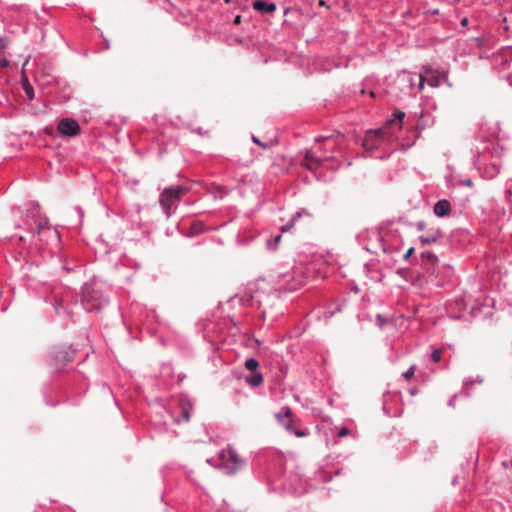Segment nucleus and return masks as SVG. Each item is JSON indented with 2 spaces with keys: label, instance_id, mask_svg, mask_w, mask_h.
Instances as JSON below:
<instances>
[{
  "label": "nucleus",
  "instance_id": "obj_1",
  "mask_svg": "<svg viewBox=\"0 0 512 512\" xmlns=\"http://www.w3.org/2000/svg\"><path fill=\"white\" fill-rule=\"evenodd\" d=\"M108 303V298L96 283H86L82 287L81 304L87 312L102 309Z\"/></svg>",
  "mask_w": 512,
  "mask_h": 512
},
{
  "label": "nucleus",
  "instance_id": "obj_2",
  "mask_svg": "<svg viewBox=\"0 0 512 512\" xmlns=\"http://www.w3.org/2000/svg\"><path fill=\"white\" fill-rule=\"evenodd\" d=\"M184 188L180 185L165 188L160 194L159 202L167 218L171 217L178 206Z\"/></svg>",
  "mask_w": 512,
  "mask_h": 512
},
{
  "label": "nucleus",
  "instance_id": "obj_3",
  "mask_svg": "<svg viewBox=\"0 0 512 512\" xmlns=\"http://www.w3.org/2000/svg\"><path fill=\"white\" fill-rule=\"evenodd\" d=\"M277 422L290 434L297 437H305L309 435V430L297 429L296 421L292 417V411L289 407H283L279 412L275 414Z\"/></svg>",
  "mask_w": 512,
  "mask_h": 512
},
{
  "label": "nucleus",
  "instance_id": "obj_4",
  "mask_svg": "<svg viewBox=\"0 0 512 512\" xmlns=\"http://www.w3.org/2000/svg\"><path fill=\"white\" fill-rule=\"evenodd\" d=\"M308 276H306L301 270H293L279 276V286L288 292L298 290L307 282Z\"/></svg>",
  "mask_w": 512,
  "mask_h": 512
},
{
  "label": "nucleus",
  "instance_id": "obj_5",
  "mask_svg": "<svg viewBox=\"0 0 512 512\" xmlns=\"http://www.w3.org/2000/svg\"><path fill=\"white\" fill-rule=\"evenodd\" d=\"M220 458L224 463L223 469L227 475L235 474L243 464V460L231 446L221 451Z\"/></svg>",
  "mask_w": 512,
  "mask_h": 512
},
{
  "label": "nucleus",
  "instance_id": "obj_6",
  "mask_svg": "<svg viewBox=\"0 0 512 512\" xmlns=\"http://www.w3.org/2000/svg\"><path fill=\"white\" fill-rule=\"evenodd\" d=\"M75 351L70 346L56 347L51 352L52 365L57 369L65 366L74 358Z\"/></svg>",
  "mask_w": 512,
  "mask_h": 512
},
{
  "label": "nucleus",
  "instance_id": "obj_7",
  "mask_svg": "<svg viewBox=\"0 0 512 512\" xmlns=\"http://www.w3.org/2000/svg\"><path fill=\"white\" fill-rule=\"evenodd\" d=\"M330 160H334V158L317 156L311 150H305L303 152L302 165L309 170L316 171L319 167H327V163Z\"/></svg>",
  "mask_w": 512,
  "mask_h": 512
},
{
  "label": "nucleus",
  "instance_id": "obj_8",
  "mask_svg": "<svg viewBox=\"0 0 512 512\" xmlns=\"http://www.w3.org/2000/svg\"><path fill=\"white\" fill-rule=\"evenodd\" d=\"M433 124V119L429 113H425L424 111H421L420 117L417 120L415 126L413 127L411 134H412V141L410 143H403L402 145L406 148H410L413 146L416 142V140L419 138L421 131H423L426 127Z\"/></svg>",
  "mask_w": 512,
  "mask_h": 512
},
{
  "label": "nucleus",
  "instance_id": "obj_9",
  "mask_svg": "<svg viewBox=\"0 0 512 512\" xmlns=\"http://www.w3.org/2000/svg\"><path fill=\"white\" fill-rule=\"evenodd\" d=\"M57 131L61 136L74 137L80 133V126L73 118H62L58 121Z\"/></svg>",
  "mask_w": 512,
  "mask_h": 512
},
{
  "label": "nucleus",
  "instance_id": "obj_10",
  "mask_svg": "<svg viewBox=\"0 0 512 512\" xmlns=\"http://www.w3.org/2000/svg\"><path fill=\"white\" fill-rule=\"evenodd\" d=\"M384 136H385V130L383 128H380V129H377L374 131H370L369 133H367V135L364 139V142H363L364 148L367 150L376 149L379 145V139L384 138Z\"/></svg>",
  "mask_w": 512,
  "mask_h": 512
},
{
  "label": "nucleus",
  "instance_id": "obj_11",
  "mask_svg": "<svg viewBox=\"0 0 512 512\" xmlns=\"http://www.w3.org/2000/svg\"><path fill=\"white\" fill-rule=\"evenodd\" d=\"M438 263L436 254L430 251H423L420 254V264L428 271L433 272L434 266Z\"/></svg>",
  "mask_w": 512,
  "mask_h": 512
},
{
  "label": "nucleus",
  "instance_id": "obj_12",
  "mask_svg": "<svg viewBox=\"0 0 512 512\" xmlns=\"http://www.w3.org/2000/svg\"><path fill=\"white\" fill-rule=\"evenodd\" d=\"M433 211L438 217H446L451 213V204L447 199H441L435 203Z\"/></svg>",
  "mask_w": 512,
  "mask_h": 512
},
{
  "label": "nucleus",
  "instance_id": "obj_13",
  "mask_svg": "<svg viewBox=\"0 0 512 512\" xmlns=\"http://www.w3.org/2000/svg\"><path fill=\"white\" fill-rule=\"evenodd\" d=\"M252 7L254 10L260 12L261 14L273 13L276 11L275 3L266 2L264 0H255L252 3Z\"/></svg>",
  "mask_w": 512,
  "mask_h": 512
},
{
  "label": "nucleus",
  "instance_id": "obj_14",
  "mask_svg": "<svg viewBox=\"0 0 512 512\" xmlns=\"http://www.w3.org/2000/svg\"><path fill=\"white\" fill-rule=\"evenodd\" d=\"M441 237H442V233L440 231H435L428 235L420 236L419 241L421 242V244L423 246H425V245H430V244L436 243L438 241V239Z\"/></svg>",
  "mask_w": 512,
  "mask_h": 512
},
{
  "label": "nucleus",
  "instance_id": "obj_15",
  "mask_svg": "<svg viewBox=\"0 0 512 512\" xmlns=\"http://www.w3.org/2000/svg\"><path fill=\"white\" fill-rule=\"evenodd\" d=\"M209 193L214 199H223L228 194V190L223 186L212 184Z\"/></svg>",
  "mask_w": 512,
  "mask_h": 512
},
{
  "label": "nucleus",
  "instance_id": "obj_16",
  "mask_svg": "<svg viewBox=\"0 0 512 512\" xmlns=\"http://www.w3.org/2000/svg\"><path fill=\"white\" fill-rule=\"evenodd\" d=\"M245 381L252 387H257L263 382V375L259 371L251 372L250 375L245 377Z\"/></svg>",
  "mask_w": 512,
  "mask_h": 512
},
{
  "label": "nucleus",
  "instance_id": "obj_17",
  "mask_svg": "<svg viewBox=\"0 0 512 512\" xmlns=\"http://www.w3.org/2000/svg\"><path fill=\"white\" fill-rule=\"evenodd\" d=\"M180 406H181V410H182V418L185 420V421H189L190 420V409H191V404L189 402V399L187 397H182L180 399Z\"/></svg>",
  "mask_w": 512,
  "mask_h": 512
},
{
  "label": "nucleus",
  "instance_id": "obj_18",
  "mask_svg": "<svg viewBox=\"0 0 512 512\" xmlns=\"http://www.w3.org/2000/svg\"><path fill=\"white\" fill-rule=\"evenodd\" d=\"M405 117V113L401 110H395L392 114V118L387 121L388 124H395L398 129L402 127V123Z\"/></svg>",
  "mask_w": 512,
  "mask_h": 512
},
{
  "label": "nucleus",
  "instance_id": "obj_19",
  "mask_svg": "<svg viewBox=\"0 0 512 512\" xmlns=\"http://www.w3.org/2000/svg\"><path fill=\"white\" fill-rule=\"evenodd\" d=\"M206 230V225L201 221H194L190 226V235L196 236L199 235Z\"/></svg>",
  "mask_w": 512,
  "mask_h": 512
},
{
  "label": "nucleus",
  "instance_id": "obj_20",
  "mask_svg": "<svg viewBox=\"0 0 512 512\" xmlns=\"http://www.w3.org/2000/svg\"><path fill=\"white\" fill-rule=\"evenodd\" d=\"M44 230H50L49 220L46 217L37 222L36 230L32 233V237L36 234L40 235Z\"/></svg>",
  "mask_w": 512,
  "mask_h": 512
},
{
  "label": "nucleus",
  "instance_id": "obj_21",
  "mask_svg": "<svg viewBox=\"0 0 512 512\" xmlns=\"http://www.w3.org/2000/svg\"><path fill=\"white\" fill-rule=\"evenodd\" d=\"M441 80H444L445 82H447L448 78L445 74H443L441 76L432 75V76L428 77L427 83L432 87H438L441 84Z\"/></svg>",
  "mask_w": 512,
  "mask_h": 512
},
{
  "label": "nucleus",
  "instance_id": "obj_22",
  "mask_svg": "<svg viewBox=\"0 0 512 512\" xmlns=\"http://www.w3.org/2000/svg\"><path fill=\"white\" fill-rule=\"evenodd\" d=\"M281 241V235H276L267 240L266 246L268 250L275 251Z\"/></svg>",
  "mask_w": 512,
  "mask_h": 512
},
{
  "label": "nucleus",
  "instance_id": "obj_23",
  "mask_svg": "<svg viewBox=\"0 0 512 512\" xmlns=\"http://www.w3.org/2000/svg\"><path fill=\"white\" fill-rule=\"evenodd\" d=\"M259 366V363L256 359L254 358H248L246 361H245V368L251 372H256L258 371L257 368Z\"/></svg>",
  "mask_w": 512,
  "mask_h": 512
},
{
  "label": "nucleus",
  "instance_id": "obj_24",
  "mask_svg": "<svg viewBox=\"0 0 512 512\" xmlns=\"http://www.w3.org/2000/svg\"><path fill=\"white\" fill-rule=\"evenodd\" d=\"M22 82H23V88H24V90H25V93H26V95H27V98H28L29 100H33V99H34V92H33V88H32V86L29 84V82H28L27 78H24V79L22 80Z\"/></svg>",
  "mask_w": 512,
  "mask_h": 512
},
{
  "label": "nucleus",
  "instance_id": "obj_25",
  "mask_svg": "<svg viewBox=\"0 0 512 512\" xmlns=\"http://www.w3.org/2000/svg\"><path fill=\"white\" fill-rule=\"evenodd\" d=\"M483 382V378L480 376H477L476 378L467 377L463 380V386L468 387L472 384H481Z\"/></svg>",
  "mask_w": 512,
  "mask_h": 512
},
{
  "label": "nucleus",
  "instance_id": "obj_26",
  "mask_svg": "<svg viewBox=\"0 0 512 512\" xmlns=\"http://www.w3.org/2000/svg\"><path fill=\"white\" fill-rule=\"evenodd\" d=\"M442 351L439 349H434L431 353V359L433 362L438 363L441 361Z\"/></svg>",
  "mask_w": 512,
  "mask_h": 512
},
{
  "label": "nucleus",
  "instance_id": "obj_27",
  "mask_svg": "<svg viewBox=\"0 0 512 512\" xmlns=\"http://www.w3.org/2000/svg\"><path fill=\"white\" fill-rule=\"evenodd\" d=\"M415 373V365H412L407 371H405L402 376L405 380L409 381Z\"/></svg>",
  "mask_w": 512,
  "mask_h": 512
},
{
  "label": "nucleus",
  "instance_id": "obj_28",
  "mask_svg": "<svg viewBox=\"0 0 512 512\" xmlns=\"http://www.w3.org/2000/svg\"><path fill=\"white\" fill-rule=\"evenodd\" d=\"M491 172H488V177L493 178L500 172V166L497 163H493Z\"/></svg>",
  "mask_w": 512,
  "mask_h": 512
},
{
  "label": "nucleus",
  "instance_id": "obj_29",
  "mask_svg": "<svg viewBox=\"0 0 512 512\" xmlns=\"http://www.w3.org/2000/svg\"><path fill=\"white\" fill-rule=\"evenodd\" d=\"M301 216V214L298 212L296 213L295 216H293V218L291 219V224L290 225H285V226H282L281 227V231L282 232H285V231H288L290 226L294 224V222Z\"/></svg>",
  "mask_w": 512,
  "mask_h": 512
},
{
  "label": "nucleus",
  "instance_id": "obj_30",
  "mask_svg": "<svg viewBox=\"0 0 512 512\" xmlns=\"http://www.w3.org/2000/svg\"><path fill=\"white\" fill-rule=\"evenodd\" d=\"M348 434H349V429L347 427H341L337 432L338 437H344Z\"/></svg>",
  "mask_w": 512,
  "mask_h": 512
},
{
  "label": "nucleus",
  "instance_id": "obj_31",
  "mask_svg": "<svg viewBox=\"0 0 512 512\" xmlns=\"http://www.w3.org/2000/svg\"><path fill=\"white\" fill-rule=\"evenodd\" d=\"M413 252H414V247H410V248L406 251V253L403 255L404 260H406V261H407V260H409V258H410V257H411V255L413 254Z\"/></svg>",
  "mask_w": 512,
  "mask_h": 512
},
{
  "label": "nucleus",
  "instance_id": "obj_32",
  "mask_svg": "<svg viewBox=\"0 0 512 512\" xmlns=\"http://www.w3.org/2000/svg\"><path fill=\"white\" fill-rule=\"evenodd\" d=\"M456 399H457V394H454L453 396H451L450 399L448 400V403H447L448 406L449 407H454Z\"/></svg>",
  "mask_w": 512,
  "mask_h": 512
},
{
  "label": "nucleus",
  "instance_id": "obj_33",
  "mask_svg": "<svg viewBox=\"0 0 512 512\" xmlns=\"http://www.w3.org/2000/svg\"><path fill=\"white\" fill-rule=\"evenodd\" d=\"M252 139H253L254 143L258 144L262 148H264V149L267 148V144L261 142L257 137L253 136Z\"/></svg>",
  "mask_w": 512,
  "mask_h": 512
},
{
  "label": "nucleus",
  "instance_id": "obj_34",
  "mask_svg": "<svg viewBox=\"0 0 512 512\" xmlns=\"http://www.w3.org/2000/svg\"><path fill=\"white\" fill-rule=\"evenodd\" d=\"M7 39L4 37H0V51L3 50L7 46Z\"/></svg>",
  "mask_w": 512,
  "mask_h": 512
},
{
  "label": "nucleus",
  "instance_id": "obj_35",
  "mask_svg": "<svg viewBox=\"0 0 512 512\" xmlns=\"http://www.w3.org/2000/svg\"><path fill=\"white\" fill-rule=\"evenodd\" d=\"M376 320H377V323L379 324V326H382L386 321L385 318L381 314L377 315Z\"/></svg>",
  "mask_w": 512,
  "mask_h": 512
},
{
  "label": "nucleus",
  "instance_id": "obj_36",
  "mask_svg": "<svg viewBox=\"0 0 512 512\" xmlns=\"http://www.w3.org/2000/svg\"><path fill=\"white\" fill-rule=\"evenodd\" d=\"M0 66L3 68H6L9 66V60L7 58H2L0 60Z\"/></svg>",
  "mask_w": 512,
  "mask_h": 512
},
{
  "label": "nucleus",
  "instance_id": "obj_37",
  "mask_svg": "<svg viewBox=\"0 0 512 512\" xmlns=\"http://www.w3.org/2000/svg\"><path fill=\"white\" fill-rule=\"evenodd\" d=\"M507 200L511 205L512 208V187L507 190Z\"/></svg>",
  "mask_w": 512,
  "mask_h": 512
},
{
  "label": "nucleus",
  "instance_id": "obj_38",
  "mask_svg": "<svg viewBox=\"0 0 512 512\" xmlns=\"http://www.w3.org/2000/svg\"><path fill=\"white\" fill-rule=\"evenodd\" d=\"M426 78L422 75L419 76V89H423Z\"/></svg>",
  "mask_w": 512,
  "mask_h": 512
},
{
  "label": "nucleus",
  "instance_id": "obj_39",
  "mask_svg": "<svg viewBox=\"0 0 512 512\" xmlns=\"http://www.w3.org/2000/svg\"><path fill=\"white\" fill-rule=\"evenodd\" d=\"M65 311L64 307H62L61 305H55V311L58 315H61V311Z\"/></svg>",
  "mask_w": 512,
  "mask_h": 512
},
{
  "label": "nucleus",
  "instance_id": "obj_40",
  "mask_svg": "<svg viewBox=\"0 0 512 512\" xmlns=\"http://www.w3.org/2000/svg\"><path fill=\"white\" fill-rule=\"evenodd\" d=\"M425 227V223L423 221H420L417 223L418 230H423Z\"/></svg>",
  "mask_w": 512,
  "mask_h": 512
},
{
  "label": "nucleus",
  "instance_id": "obj_41",
  "mask_svg": "<svg viewBox=\"0 0 512 512\" xmlns=\"http://www.w3.org/2000/svg\"><path fill=\"white\" fill-rule=\"evenodd\" d=\"M464 184L467 185V186H472L473 182H472V180L467 179V180L464 181Z\"/></svg>",
  "mask_w": 512,
  "mask_h": 512
},
{
  "label": "nucleus",
  "instance_id": "obj_42",
  "mask_svg": "<svg viewBox=\"0 0 512 512\" xmlns=\"http://www.w3.org/2000/svg\"><path fill=\"white\" fill-rule=\"evenodd\" d=\"M105 48H106V49H109V48H110V44H109V41H108V40H105Z\"/></svg>",
  "mask_w": 512,
  "mask_h": 512
},
{
  "label": "nucleus",
  "instance_id": "obj_43",
  "mask_svg": "<svg viewBox=\"0 0 512 512\" xmlns=\"http://www.w3.org/2000/svg\"><path fill=\"white\" fill-rule=\"evenodd\" d=\"M406 80L410 83V86H412V78L408 76Z\"/></svg>",
  "mask_w": 512,
  "mask_h": 512
},
{
  "label": "nucleus",
  "instance_id": "obj_44",
  "mask_svg": "<svg viewBox=\"0 0 512 512\" xmlns=\"http://www.w3.org/2000/svg\"><path fill=\"white\" fill-rule=\"evenodd\" d=\"M77 210H78V212H79L80 216L82 217V216H83V211H82V209L78 207V208H77Z\"/></svg>",
  "mask_w": 512,
  "mask_h": 512
},
{
  "label": "nucleus",
  "instance_id": "obj_45",
  "mask_svg": "<svg viewBox=\"0 0 512 512\" xmlns=\"http://www.w3.org/2000/svg\"><path fill=\"white\" fill-rule=\"evenodd\" d=\"M467 22H468L467 18H464V19L462 20V22H461V23H462L463 25H466V24H467Z\"/></svg>",
  "mask_w": 512,
  "mask_h": 512
},
{
  "label": "nucleus",
  "instance_id": "obj_46",
  "mask_svg": "<svg viewBox=\"0 0 512 512\" xmlns=\"http://www.w3.org/2000/svg\"><path fill=\"white\" fill-rule=\"evenodd\" d=\"M240 18H241L240 16H237L236 19H235V22L239 23L240 22Z\"/></svg>",
  "mask_w": 512,
  "mask_h": 512
},
{
  "label": "nucleus",
  "instance_id": "obj_47",
  "mask_svg": "<svg viewBox=\"0 0 512 512\" xmlns=\"http://www.w3.org/2000/svg\"><path fill=\"white\" fill-rule=\"evenodd\" d=\"M53 233H54L55 237L57 238L58 237V231L54 230Z\"/></svg>",
  "mask_w": 512,
  "mask_h": 512
},
{
  "label": "nucleus",
  "instance_id": "obj_48",
  "mask_svg": "<svg viewBox=\"0 0 512 512\" xmlns=\"http://www.w3.org/2000/svg\"><path fill=\"white\" fill-rule=\"evenodd\" d=\"M325 140H326V141H331L332 139H331V137L329 136V137H325Z\"/></svg>",
  "mask_w": 512,
  "mask_h": 512
},
{
  "label": "nucleus",
  "instance_id": "obj_49",
  "mask_svg": "<svg viewBox=\"0 0 512 512\" xmlns=\"http://www.w3.org/2000/svg\"><path fill=\"white\" fill-rule=\"evenodd\" d=\"M456 482H457V479H456V478H455V479H453L452 483H453L454 485L456 484Z\"/></svg>",
  "mask_w": 512,
  "mask_h": 512
}]
</instances>
